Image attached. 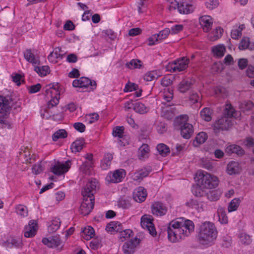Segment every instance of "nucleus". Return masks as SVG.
I'll return each mask as SVG.
<instances>
[{
    "label": "nucleus",
    "mask_w": 254,
    "mask_h": 254,
    "mask_svg": "<svg viewBox=\"0 0 254 254\" xmlns=\"http://www.w3.org/2000/svg\"><path fill=\"white\" fill-rule=\"evenodd\" d=\"M194 225L191 220L179 218L172 221L168 225V240L172 243L180 242L194 231Z\"/></svg>",
    "instance_id": "f257e3e1"
},
{
    "label": "nucleus",
    "mask_w": 254,
    "mask_h": 254,
    "mask_svg": "<svg viewBox=\"0 0 254 254\" xmlns=\"http://www.w3.org/2000/svg\"><path fill=\"white\" fill-rule=\"evenodd\" d=\"M98 182L95 179L89 180L82 190L83 200L81 204L79 211L83 215H88L94 205V194L98 188Z\"/></svg>",
    "instance_id": "f03ea898"
},
{
    "label": "nucleus",
    "mask_w": 254,
    "mask_h": 254,
    "mask_svg": "<svg viewBox=\"0 0 254 254\" xmlns=\"http://www.w3.org/2000/svg\"><path fill=\"white\" fill-rule=\"evenodd\" d=\"M217 234L218 231L214 224L210 221H205L199 227V242L203 245L209 244L216 239Z\"/></svg>",
    "instance_id": "7ed1b4c3"
},
{
    "label": "nucleus",
    "mask_w": 254,
    "mask_h": 254,
    "mask_svg": "<svg viewBox=\"0 0 254 254\" xmlns=\"http://www.w3.org/2000/svg\"><path fill=\"white\" fill-rule=\"evenodd\" d=\"M224 114L226 116L221 117L217 121V127H231L234 126L236 122L232 118L236 119L239 118L241 115L240 112L236 111L230 103L225 105ZM214 127H217V126H215Z\"/></svg>",
    "instance_id": "20e7f679"
},
{
    "label": "nucleus",
    "mask_w": 254,
    "mask_h": 254,
    "mask_svg": "<svg viewBox=\"0 0 254 254\" xmlns=\"http://www.w3.org/2000/svg\"><path fill=\"white\" fill-rule=\"evenodd\" d=\"M12 99L9 96H0V125L10 127L12 120L9 118Z\"/></svg>",
    "instance_id": "39448f33"
},
{
    "label": "nucleus",
    "mask_w": 254,
    "mask_h": 254,
    "mask_svg": "<svg viewBox=\"0 0 254 254\" xmlns=\"http://www.w3.org/2000/svg\"><path fill=\"white\" fill-rule=\"evenodd\" d=\"M198 182L204 189H212L218 185V178L206 172L199 171L197 173Z\"/></svg>",
    "instance_id": "423d86ee"
},
{
    "label": "nucleus",
    "mask_w": 254,
    "mask_h": 254,
    "mask_svg": "<svg viewBox=\"0 0 254 254\" xmlns=\"http://www.w3.org/2000/svg\"><path fill=\"white\" fill-rule=\"evenodd\" d=\"M59 88L58 83L49 85L45 90L46 95L51 96V99L48 103V107L52 108L58 105L59 102L60 93L58 91Z\"/></svg>",
    "instance_id": "0eeeda50"
},
{
    "label": "nucleus",
    "mask_w": 254,
    "mask_h": 254,
    "mask_svg": "<svg viewBox=\"0 0 254 254\" xmlns=\"http://www.w3.org/2000/svg\"><path fill=\"white\" fill-rule=\"evenodd\" d=\"M189 62V59L183 57L174 61L173 63H169L166 66V69L171 72H180L188 67Z\"/></svg>",
    "instance_id": "6e6552de"
},
{
    "label": "nucleus",
    "mask_w": 254,
    "mask_h": 254,
    "mask_svg": "<svg viewBox=\"0 0 254 254\" xmlns=\"http://www.w3.org/2000/svg\"><path fill=\"white\" fill-rule=\"evenodd\" d=\"M126 175L124 170L118 169L108 173L106 177V180L109 183H118L122 181Z\"/></svg>",
    "instance_id": "1a4fd4ad"
},
{
    "label": "nucleus",
    "mask_w": 254,
    "mask_h": 254,
    "mask_svg": "<svg viewBox=\"0 0 254 254\" xmlns=\"http://www.w3.org/2000/svg\"><path fill=\"white\" fill-rule=\"evenodd\" d=\"M42 243L49 248H57L61 250L63 247L62 242L59 236H53L49 238H44Z\"/></svg>",
    "instance_id": "9d476101"
},
{
    "label": "nucleus",
    "mask_w": 254,
    "mask_h": 254,
    "mask_svg": "<svg viewBox=\"0 0 254 254\" xmlns=\"http://www.w3.org/2000/svg\"><path fill=\"white\" fill-rule=\"evenodd\" d=\"M170 33H171L170 29L166 28L161 31L158 34L152 35L149 38L148 45L152 46L156 44L162 40L166 39Z\"/></svg>",
    "instance_id": "9b49d317"
},
{
    "label": "nucleus",
    "mask_w": 254,
    "mask_h": 254,
    "mask_svg": "<svg viewBox=\"0 0 254 254\" xmlns=\"http://www.w3.org/2000/svg\"><path fill=\"white\" fill-rule=\"evenodd\" d=\"M71 162L67 160L64 163L58 162L53 167L51 168V171L55 175H61L67 172L70 168Z\"/></svg>",
    "instance_id": "f8f14e48"
},
{
    "label": "nucleus",
    "mask_w": 254,
    "mask_h": 254,
    "mask_svg": "<svg viewBox=\"0 0 254 254\" xmlns=\"http://www.w3.org/2000/svg\"><path fill=\"white\" fill-rule=\"evenodd\" d=\"M37 230L38 224L36 221L31 220L29 222L28 225L24 228V236L26 238L33 237L36 235Z\"/></svg>",
    "instance_id": "ddd939ff"
},
{
    "label": "nucleus",
    "mask_w": 254,
    "mask_h": 254,
    "mask_svg": "<svg viewBox=\"0 0 254 254\" xmlns=\"http://www.w3.org/2000/svg\"><path fill=\"white\" fill-rule=\"evenodd\" d=\"M195 7L193 3L188 0H183L178 5V10L180 13L188 14L192 12Z\"/></svg>",
    "instance_id": "4468645a"
},
{
    "label": "nucleus",
    "mask_w": 254,
    "mask_h": 254,
    "mask_svg": "<svg viewBox=\"0 0 254 254\" xmlns=\"http://www.w3.org/2000/svg\"><path fill=\"white\" fill-rule=\"evenodd\" d=\"M141 227L146 229L150 235L154 236L156 235V232L152 220L147 217L142 216L140 222Z\"/></svg>",
    "instance_id": "2eb2a0df"
},
{
    "label": "nucleus",
    "mask_w": 254,
    "mask_h": 254,
    "mask_svg": "<svg viewBox=\"0 0 254 254\" xmlns=\"http://www.w3.org/2000/svg\"><path fill=\"white\" fill-rule=\"evenodd\" d=\"M152 213L156 216H162L166 214L167 208L160 202H154L151 206Z\"/></svg>",
    "instance_id": "dca6fc26"
},
{
    "label": "nucleus",
    "mask_w": 254,
    "mask_h": 254,
    "mask_svg": "<svg viewBox=\"0 0 254 254\" xmlns=\"http://www.w3.org/2000/svg\"><path fill=\"white\" fill-rule=\"evenodd\" d=\"M178 113L176 108L170 105H167L166 107L162 108L161 117L168 120L172 119Z\"/></svg>",
    "instance_id": "f3484780"
},
{
    "label": "nucleus",
    "mask_w": 254,
    "mask_h": 254,
    "mask_svg": "<svg viewBox=\"0 0 254 254\" xmlns=\"http://www.w3.org/2000/svg\"><path fill=\"white\" fill-rule=\"evenodd\" d=\"M189 117L186 114L181 115L175 118L174 124L178 127H193L189 122Z\"/></svg>",
    "instance_id": "a211bd4d"
},
{
    "label": "nucleus",
    "mask_w": 254,
    "mask_h": 254,
    "mask_svg": "<svg viewBox=\"0 0 254 254\" xmlns=\"http://www.w3.org/2000/svg\"><path fill=\"white\" fill-rule=\"evenodd\" d=\"M147 196V192L145 189L142 187L135 189L133 192V198L137 202H143Z\"/></svg>",
    "instance_id": "6ab92c4d"
},
{
    "label": "nucleus",
    "mask_w": 254,
    "mask_h": 254,
    "mask_svg": "<svg viewBox=\"0 0 254 254\" xmlns=\"http://www.w3.org/2000/svg\"><path fill=\"white\" fill-rule=\"evenodd\" d=\"M139 242L136 239L126 242L123 246V251L125 254H133Z\"/></svg>",
    "instance_id": "aec40b11"
},
{
    "label": "nucleus",
    "mask_w": 254,
    "mask_h": 254,
    "mask_svg": "<svg viewBox=\"0 0 254 254\" xmlns=\"http://www.w3.org/2000/svg\"><path fill=\"white\" fill-rule=\"evenodd\" d=\"M199 23L203 31L207 32L210 30L213 24V21L211 16L204 15L199 18Z\"/></svg>",
    "instance_id": "412c9836"
},
{
    "label": "nucleus",
    "mask_w": 254,
    "mask_h": 254,
    "mask_svg": "<svg viewBox=\"0 0 254 254\" xmlns=\"http://www.w3.org/2000/svg\"><path fill=\"white\" fill-rule=\"evenodd\" d=\"M64 54L62 53V51L61 48H55L54 51L51 52L48 57V60L53 63H56L58 62V59H62Z\"/></svg>",
    "instance_id": "4be33fe9"
},
{
    "label": "nucleus",
    "mask_w": 254,
    "mask_h": 254,
    "mask_svg": "<svg viewBox=\"0 0 254 254\" xmlns=\"http://www.w3.org/2000/svg\"><path fill=\"white\" fill-rule=\"evenodd\" d=\"M241 170V167L238 162L231 161L227 165V171L229 175L239 174Z\"/></svg>",
    "instance_id": "5701e85b"
},
{
    "label": "nucleus",
    "mask_w": 254,
    "mask_h": 254,
    "mask_svg": "<svg viewBox=\"0 0 254 254\" xmlns=\"http://www.w3.org/2000/svg\"><path fill=\"white\" fill-rule=\"evenodd\" d=\"M91 80L85 77H82L79 79H75L73 81L72 85L74 87H87L90 84Z\"/></svg>",
    "instance_id": "b1692460"
},
{
    "label": "nucleus",
    "mask_w": 254,
    "mask_h": 254,
    "mask_svg": "<svg viewBox=\"0 0 254 254\" xmlns=\"http://www.w3.org/2000/svg\"><path fill=\"white\" fill-rule=\"evenodd\" d=\"M95 234L94 229L89 226L84 228L81 232V237L86 240H89L92 238Z\"/></svg>",
    "instance_id": "393cba45"
},
{
    "label": "nucleus",
    "mask_w": 254,
    "mask_h": 254,
    "mask_svg": "<svg viewBox=\"0 0 254 254\" xmlns=\"http://www.w3.org/2000/svg\"><path fill=\"white\" fill-rule=\"evenodd\" d=\"M192 86V82L188 79H183L178 86V90L181 93H185L189 91Z\"/></svg>",
    "instance_id": "a878e982"
},
{
    "label": "nucleus",
    "mask_w": 254,
    "mask_h": 254,
    "mask_svg": "<svg viewBox=\"0 0 254 254\" xmlns=\"http://www.w3.org/2000/svg\"><path fill=\"white\" fill-rule=\"evenodd\" d=\"M211 51L214 57L221 58L225 54L226 48L223 45H218L212 47Z\"/></svg>",
    "instance_id": "bb28decb"
},
{
    "label": "nucleus",
    "mask_w": 254,
    "mask_h": 254,
    "mask_svg": "<svg viewBox=\"0 0 254 254\" xmlns=\"http://www.w3.org/2000/svg\"><path fill=\"white\" fill-rule=\"evenodd\" d=\"M84 144V140L83 138L76 139L71 145L70 148L72 152L76 153L80 151Z\"/></svg>",
    "instance_id": "cd10ccee"
},
{
    "label": "nucleus",
    "mask_w": 254,
    "mask_h": 254,
    "mask_svg": "<svg viewBox=\"0 0 254 254\" xmlns=\"http://www.w3.org/2000/svg\"><path fill=\"white\" fill-rule=\"evenodd\" d=\"M226 151L229 154L236 153L240 155H243L245 152L241 146L236 144L229 145L226 147Z\"/></svg>",
    "instance_id": "c85d7f7f"
},
{
    "label": "nucleus",
    "mask_w": 254,
    "mask_h": 254,
    "mask_svg": "<svg viewBox=\"0 0 254 254\" xmlns=\"http://www.w3.org/2000/svg\"><path fill=\"white\" fill-rule=\"evenodd\" d=\"M113 159V155L111 153H107L101 162V167L103 170H107L109 168Z\"/></svg>",
    "instance_id": "c756f323"
},
{
    "label": "nucleus",
    "mask_w": 254,
    "mask_h": 254,
    "mask_svg": "<svg viewBox=\"0 0 254 254\" xmlns=\"http://www.w3.org/2000/svg\"><path fill=\"white\" fill-rule=\"evenodd\" d=\"M61 223V222L59 218H53L51 221V224L48 227V232L54 233L57 231L60 228Z\"/></svg>",
    "instance_id": "7c9ffc66"
},
{
    "label": "nucleus",
    "mask_w": 254,
    "mask_h": 254,
    "mask_svg": "<svg viewBox=\"0 0 254 254\" xmlns=\"http://www.w3.org/2000/svg\"><path fill=\"white\" fill-rule=\"evenodd\" d=\"M149 146L146 144H143L138 149V156L139 159H143L148 157Z\"/></svg>",
    "instance_id": "2f4dec72"
},
{
    "label": "nucleus",
    "mask_w": 254,
    "mask_h": 254,
    "mask_svg": "<svg viewBox=\"0 0 254 254\" xmlns=\"http://www.w3.org/2000/svg\"><path fill=\"white\" fill-rule=\"evenodd\" d=\"M24 58L28 62L32 63L33 64H39V61L35 58L34 54L32 52L31 49H27L24 53Z\"/></svg>",
    "instance_id": "473e14b6"
},
{
    "label": "nucleus",
    "mask_w": 254,
    "mask_h": 254,
    "mask_svg": "<svg viewBox=\"0 0 254 254\" xmlns=\"http://www.w3.org/2000/svg\"><path fill=\"white\" fill-rule=\"evenodd\" d=\"M133 110L140 114L146 113L149 111V109L144 104L139 102L134 103Z\"/></svg>",
    "instance_id": "72a5a7b5"
},
{
    "label": "nucleus",
    "mask_w": 254,
    "mask_h": 254,
    "mask_svg": "<svg viewBox=\"0 0 254 254\" xmlns=\"http://www.w3.org/2000/svg\"><path fill=\"white\" fill-rule=\"evenodd\" d=\"M238 238L240 242L245 245H250L252 241L251 236L245 232H241L239 234Z\"/></svg>",
    "instance_id": "f704fd0d"
},
{
    "label": "nucleus",
    "mask_w": 254,
    "mask_h": 254,
    "mask_svg": "<svg viewBox=\"0 0 254 254\" xmlns=\"http://www.w3.org/2000/svg\"><path fill=\"white\" fill-rule=\"evenodd\" d=\"M118 205L123 209L129 208L131 206L130 198L126 196L121 197L118 202Z\"/></svg>",
    "instance_id": "c9c22d12"
},
{
    "label": "nucleus",
    "mask_w": 254,
    "mask_h": 254,
    "mask_svg": "<svg viewBox=\"0 0 254 254\" xmlns=\"http://www.w3.org/2000/svg\"><path fill=\"white\" fill-rule=\"evenodd\" d=\"M156 149L159 153L164 157L167 156L170 152L169 147L164 143L158 144Z\"/></svg>",
    "instance_id": "e433bc0d"
},
{
    "label": "nucleus",
    "mask_w": 254,
    "mask_h": 254,
    "mask_svg": "<svg viewBox=\"0 0 254 254\" xmlns=\"http://www.w3.org/2000/svg\"><path fill=\"white\" fill-rule=\"evenodd\" d=\"M67 136V133L65 130L60 129L53 134L52 139L54 141H56L59 139L65 138Z\"/></svg>",
    "instance_id": "4c0bfd02"
},
{
    "label": "nucleus",
    "mask_w": 254,
    "mask_h": 254,
    "mask_svg": "<svg viewBox=\"0 0 254 254\" xmlns=\"http://www.w3.org/2000/svg\"><path fill=\"white\" fill-rule=\"evenodd\" d=\"M99 118V116L98 114L93 113L86 115L85 116V122L87 123V125L92 124L96 122Z\"/></svg>",
    "instance_id": "58836bf2"
},
{
    "label": "nucleus",
    "mask_w": 254,
    "mask_h": 254,
    "mask_svg": "<svg viewBox=\"0 0 254 254\" xmlns=\"http://www.w3.org/2000/svg\"><path fill=\"white\" fill-rule=\"evenodd\" d=\"M92 167V161H85L81 165L80 169L84 174L89 175L90 173V169Z\"/></svg>",
    "instance_id": "ea45409f"
},
{
    "label": "nucleus",
    "mask_w": 254,
    "mask_h": 254,
    "mask_svg": "<svg viewBox=\"0 0 254 254\" xmlns=\"http://www.w3.org/2000/svg\"><path fill=\"white\" fill-rule=\"evenodd\" d=\"M200 114L202 119L204 121L209 122L211 120V112L209 108H204L201 111Z\"/></svg>",
    "instance_id": "a19ab883"
},
{
    "label": "nucleus",
    "mask_w": 254,
    "mask_h": 254,
    "mask_svg": "<svg viewBox=\"0 0 254 254\" xmlns=\"http://www.w3.org/2000/svg\"><path fill=\"white\" fill-rule=\"evenodd\" d=\"M240 202L241 200L238 198H236L232 200L228 206V211L231 212L236 210L240 203Z\"/></svg>",
    "instance_id": "79ce46f5"
},
{
    "label": "nucleus",
    "mask_w": 254,
    "mask_h": 254,
    "mask_svg": "<svg viewBox=\"0 0 254 254\" xmlns=\"http://www.w3.org/2000/svg\"><path fill=\"white\" fill-rule=\"evenodd\" d=\"M254 106V105L251 101H244L241 103L240 108L243 112H245L252 110Z\"/></svg>",
    "instance_id": "37998d69"
},
{
    "label": "nucleus",
    "mask_w": 254,
    "mask_h": 254,
    "mask_svg": "<svg viewBox=\"0 0 254 254\" xmlns=\"http://www.w3.org/2000/svg\"><path fill=\"white\" fill-rule=\"evenodd\" d=\"M34 70L41 76H46L50 72L49 67L47 65L35 66Z\"/></svg>",
    "instance_id": "c03bdc74"
},
{
    "label": "nucleus",
    "mask_w": 254,
    "mask_h": 254,
    "mask_svg": "<svg viewBox=\"0 0 254 254\" xmlns=\"http://www.w3.org/2000/svg\"><path fill=\"white\" fill-rule=\"evenodd\" d=\"M181 134L182 136L185 139L190 138L193 134V128H180Z\"/></svg>",
    "instance_id": "a18cd8bd"
},
{
    "label": "nucleus",
    "mask_w": 254,
    "mask_h": 254,
    "mask_svg": "<svg viewBox=\"0 0 254 254\" xmlns=\"http://www.w3.org/2000/svg\"><path fill=\"white\" fill-rule=\"evenodd\" d=\"M159 76L156 71H151L144 75V79L147 81H151L157 79Z\"/></svg>",
    "instance_id": "49530a36"
},
{
    "label": "nucleus",
    "mask_w": 254,
    "mask_h": 254,
    "mask_svg": "<svg viewBox=\"0 0 254 254\" xmlns=\"http://www.w3.org/2000/svg\"><path fill=\"white\" fill-rule=\"evenodd\" d=\"M141 61L138 60L133 59L130 62L126 63V66L129 68H139L142 66Z\"/></svg>",
    "instance_id": "de8ad7c7"
},
{
    "label": "nucleus",
    "mask_w": 254,
    "mask_h": 254,
    "mask_svg": "<svg viewBox=\"0 0 254 254\" xmlns=\"http://www.w3.org/2000/svg\"><path fill=\"white\" fill-rule=\"evenodd\" d=\"M250 43L249 38L248 37H244L241 40L239 48L241 50H245L247 48L252 50L253 48L252 47H249Z\"/></svg>",
    "instance_id": "09e8293b"
},
{
    "label": "nucleus",
    "mask_w": 254,
    "mask_h": 254,
    "mask_svg": "<svg viewBox=\"0 0 254 254\" xmlns=\"http://www.w3.org/2000/svg\"><path fill=\"white\" fill-rule=\"evenodd\" d=\"M218 215L219 217V220L221 224L227 223L228 217L226 215V212L222 208H220L218 210Z\"/></svg>",
    "instance_id": "8fccbe9b"
},
{
    "label": "nucleus",
    "mask_w": 254,
    "mask_h": 254,
    "mask_svg": "<svg viewBox=\"0 0 254 254\" xmlns=\"http://www.w3.org/2000/svg\"><path fill=\"white\" fill-rule=\"evenodd\" d=\"M132 233V232L130 229L124 230L119 233V238L121 241L123 242L126 240V239L129 238Z\"/></svg>",
    "instance_id": "3c124183"
},
{
    "label": "nucleus",
    "mask_w": 254,
    "mask_h": 254,
    "mask_svg": "<svg viewBox=\"0 0 254 254\" xmlns=\"http://www.w3.org/2000/svg\"><path fill=\"white\" fill-rule=\"evenodd\" d=\"M117 224H118V222L113 221L108 223L106 227V230L111 233L114 232H118L119 229L117 228Z\"/></svg>",
    "instance_id": "603ef678"
},
{
    "label": "nucleus",
    "mask_w": 254,
    "mask_h": 254,
    "mask_svg": "<svg viewBox=\"0 0 254 254\" xmlns=\"http://www.w3.org/2000/svg\"><path fill=\"white\" fill-rule=\"evenodd\" d=\"M138 88V86L137 84L128 82L126 84L124 91L125 92H131L137 90Z\"/></svg>",
    "instance_id": "864d4df0"
},
{
    "label": "nucleus",
    "mask_w": 254,
    "mask_h": 254,
    "mask_svg": "<svg viewBox=\"0 0 254 254\" xmlns=\"http://www.w3.org/2000/svg\"><path fill=\"white\" fill-rule=\"evenodd\" d=\"M16 211L18 214L22 216H26L28 211L26 207L22 205H19L16 207Z\"/></svg>",
    "instance_id": "5fc2aeb1"
},
{
    "label": "nucleus",
    "mask_w": 254,
    "mask_h": 254,
    "mask_svg": "<svg viewBox=\"0 0 254 254\" xmlns=\"http://www.w3.org/2000/svg\"><path fill=\"white\" fill-rule=\"evenodd\" d=\"M223 69V65L220 63H215L211 66V71L212 73L216 74Z\"/></svg>",
    "instance_id": "6e6d98bb"
},
{
    "label": "nucleus",
    "mask_w": 254,
    "mask_h": 254,
    "mask_svg": "<svg viewBox=\"0 0 254 254\" xmlns=\"http://www.w3.org/2000/svg\"><path fill=\"white\" fill-rule=\"evenodd\" d=\"M220 193L217 191H210L207 193V198L210 201H216L219 199Z\"/></svg>",
    "instance_id": "4d7b16f0"
},
{
    "label": "nucleus",
    "mask_w": 254,
    "mask_h": 254,
    "mask_svg": "<svg viewBox=\"0 0 254 254\" xmlns=\"http://www.w3.org/2000/svg\"><path fill=\"white\" fill-rule=\"evenodd\" d=\"M201 185H196L193 186L192 188V192L194 195L197 197H200L204 194V192L201 190Z\"/></svg>",
    "instance_id": "13d9d810"
},
{
    "label": "nucleus",
    "mask_w": 254,
    "mask_h": 254,
    "mask_svg": "<svg viewBox=\"0 0 254 254\" xmlns=\"http://www.w3.org/2000/svg\"><path fill=\"white\" fill-rule=\"evenodd\" d=\"M167 7L169 11L175 10L177 7L178 8V5H180V3L178 2L176 0H168L167 1Z\"/></svg>",
    "instance_id": "bf43d9fd"
},
{
    "label": "nucleus",
    "mask_w": 254,
    "mask_h": 254,
    "mask_svg": "<svg viewBox=\"0 0 254 254\" xmlns=\"http://www.w3.org/2000/svg\"><path fill=\"white\" fill-rule=\"evenodd\" d=\"M207 138V135L204 132H201L198 133L195 137V139L199 144L204 143Z\"/></svg>",
    "instance_id": "052dcab7"
},
{
    "label": "nucleus",
    "mask_w": 254,
    "mask_h": 254,
    "mask_svg": "<svg viewBox=\"0 0 254 254\" xmlns=\"http://www.w3.org/2000/svg\"><path fill=\"white\" fill-rule=\"evenodd\" d=\"M43 170V167L41 164V162L37 163L32 167V172L35 175L40 174Z\"/></svg>",
    "instance_id": "680f3d73"
},
{
    "label": "nucleus",
    "mask_w": 254,
    "mask_h": 254,
    "mask_svg": "<svg viewBox=\"0 0 254 254\" xmlns=\"http://www.w3.org/2000/svg\"><path fill=\"white\" fill-rule=\"evenodd\" d=\"M124 132V128H113L112 134L114 136L121 138L123 137Z\"/></svg>",
    "instance_id": "e2e57ef3"
},
{
    "label": "nucleus",
    "mask_w": 254,
    "mask_h": 254,
    "mask_svg": "<svg viewBox=\"0 0 254 254\" xmlns=\"http://www.w3.org/2000/svg\"><path fill=\"white\" fill-rule=\"evenodd\" d=\"M207 8L209 9H213L216 7L218 5V0H208L205 3Z\"/></svg>",
    "instance_id": "0e129e2a"
},
{
    "label": "nucleus",
    "mask_w": 254,
    "mask_h": 254,
    "mask_svg": "<svg viewBox=\"0 0 254 254\" xmlns=\"http://www.w3.org/2000/svg\"><path fill=\"white\" fill-rule=\"evenodd\" d=\"M183 25L182 24H176L172 26L170 29L171 34H177L183 29Z\"/></svg>",
    "instance_id": "69168bd1"
},
{
    "label": "nucleus",
    "mask_w": 254,
    "mask_h": 254,
    "mask_svg": "<svg viewBox=\"0 0 254 254\" xmlns=\"http://www.w3.org/2000/svg\"><path fill=\"white\" fill-rule=\"evenodd\" d=\"M242 35V29H233L231 31V37L234 39H238Z\"/></svg>",
    "instance_id": "338daca9"
},
{
    "label": "nucleus",
    "mask_w": 254,
    "mask_h": 254,
    "mask_svg": "<svg viewBox=\"0 0 254 254\" xmlns=\"http://www.w3.org/2000/svg\"><path fill=\"white\" fill-rule=\"evenodd\" d=\"M172 80L168 76H165L161 80V84L162 86L167 87L172 84Z\"/></svg>",
    "instance_id": "774afa93"
}]
</instances>
